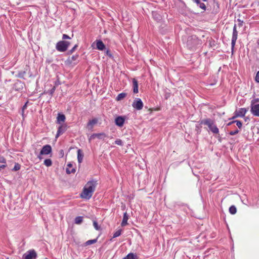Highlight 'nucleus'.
Segmentation results:
<instances>
[{
	"label": "nucleus",
	"instance_id": "obj_1",
	"mask_svg": "<svg viewBox=\"0 0 259 259\" xmlns=\"http://www.w3.org/2000/svg\"><path fill=\"white\" fill-rule=\"evenodd\" d=\"M97 185V181L92 180L89 181L84 187L83 191L80 194V197L84 199H90L93 195V192L95 190Z\"/></svg>",
	"mask_w": 259,
	"mask_h": 259
},
{
	"label": "nucleus",
	"instance_id": "obj_2",
	"mask_svg": "<svg viewBox=\"0 0 259 259\" xmlns=\"http://www.w3.org/2000/svg\"><path fill=\"white\" fill-rule=\"evenodd\" d=\"M201 44L202 40L195 35L189 36L186 42V47L191 51H196Z\"/></svg>",
	"mask_w": 259,
	"mask_h": 259
},
{
	"label": "nucleus",
	"instance_id": "obj_3",
	"mask_svg": "<svg viewBox=\"0 0 259 259\" xmlns=\"http://www.w3.org/2000/svg\"><path fill=\"white\" fill-rule=\"evenodd\" d=\"M200 124L206 125L208 126L210 131L214 134L219 133V130L215 124L214 120L210 118H206L199 121Z\"/></svg>",
	"mask_w": 259,
	"mask_h": 259
},
{
	"label": "nucleus",
	"instance_id": "obj_4",
	"mask_svg": "<svg viewBox=\"0 0 259 259\" xmlns=\"http://www.w3.org/2000/svg\"><path fill=\"white\" fill-rule=\"evenodd\" d=\"M70 42L66 40H60L58 41L56 45V49L60 52H65L68 47L70 46Z\"/></svg>",
	"mask_w": 259,
	"mask_h": 259
},
{
	"label": "nucleus",
	"instance_id": "obj_5",
	"mask_svg": "<svg viewBox=\"0 0 259 259\" xmlns=\"http://www.w3.org/2000/svg\"><path fill=\"white\" fill-rule=\"evenodd\" d=\"M238 37V31L237 30V25L236 24H234L233 29V33H232V37L231 40V50L232 52H233L235 46L236 41Z\"/></svg>",
	"mask_w": 259,
	"mask_h": 259
},
{
	"label": "nucleus",
	"instance_id": "obj_6",
	"mask_svg": "<svg viewBox=\"0 0 259 259\" xmlns=\"http://www.w3.org/2000/svg\"><path fill=\"white\" fill-rule=\"evenodd\" d=\"M52 147L50 145H46L42 147L37 157L41 159L42 158L41 155H48L52 152Z\"/></svg>",
	"mask_w": 259,
	"mask_h": 259
},
{
	"label": "nucleus",
	"instance_id": "obj_7",
	"mask_svg": "<svg viewBox=\"0 0 259 259\" xmlns=\"http://www.w3.org/2000/svg\"><path fill=\"white\" fill-rule=\"evenodd\" d=\"M23 257L24 259H36L37 253L34 249L29 250L23 254Z\"/></svg>",
	"mask_w": 259,
	"mask_h": 259
},
{
	"label": "nucleus",
	"instance_id": "obj_8",
	"mask_svg": "<svg viewBox=\"0 0 259 259\" xmlns=\"http://www.w3.org/2000/svg\"><path fill=\"white\" fill-rule=\"evenodd\" d=\"M132 106L137 110H140L143 107V103L141 99L136 98L133 102Z\"/></svg>",
	"mask_w": 259,
	"mask_h": 259
},
{
	"label": "nucleus",
	"instance_id": "obj_9",
	"mask_svg": "<svg viewBox=\"0 0 259 259\" xmlns=\"http://www.w3.org/2000/svg\"><path fill=\"white\" fill-rule=\"evenodd\" d=\"M67 130V125L66 124H61L58 127V131L56 135V138H58L60 135L64 133Z\"/></svg>",
	"mask_w": 259,
	"mask_h": 259
},
{
	"label": "nucleus",
	"instance_id": "obj_10",
	"mask_svg": "<svg viewBox=\"0 0 259 259\" xmlns=\"http://www.w3.org/2000/svg\"><path fill=\"white\" fill-rule=\"evenodd\" d=\"M251 112L253 115L259 116V104L251 103Z\"/></svg>",
	"mask_w": 259,
	"mask_h": 259
},
{
	"label": "nucleus",
	"instance_id": "obj_11",
	"mask_svg": "<svg viewBox=\"0 0 259 259\" xmlns=\"http://www.w3.org/2000/svg\"><path fill=\"white\" fill-rule=\"evenodd\" d=\"M107 135L104 133H96L92 134L89 138V141H91L92 140L95 139L96 138L100 139V140H104L105 137H106Z\"/></svg>",
	"mask_w": 259,
	"mask_h": 259
},
{
	"label": "nucleus",
	"instance_id": "obj_12",
	"mask_svg": "<svg viewBox=\"0 0 259 259\" xmlns=\"http://www.w3.org/2000/svg\"><path fill=\"white\" fill-rule=\"evenodd\" d=\"M125 118L124 116H119L115 119V124L119 127H122L124 123Z\"/></svg>",
	"mask_w": 259,
	"mask_h": 259
},
{
	"label": "nucleus",
	"instance_id": "obj_13",
	"mask_svg": "<svg viewBox=\"0 0 259 259\" xmlns=\"http://www.w3.org/2000/svg\"><path fill=\"white\" fill-rule=\"evenodd\" d=\"M78 55H75L72 56V57H69L67 58V59L65 61V63L67 65H71L73 63L75 64V62H74L78 60Z\"/></svg>",
	"mask_w": 259,
	"mask_h": 259
},
{
	"label": "nucleus",
	"instance_id": "obj_14",
	"mask_svg": "<svg viewBox=\"0 0 259 259\" xmlns=\"http://www.w3.org/2000/svg\"><path fill=\"white\" fill-rule=\"evenodd\" d=\"M247 109L245 108H240L238 110H236L235 112L236 113V117H243L245 116Z\"/></svg>",
	"mask_w": 259,
	"mask_h": 259
},
{
	"label": "nucleus",
	"instance_id": "obj_15",
	"mask_svg": "<svg viewBox=\"0 0 259 259\" xmlns=\"http://www.w3.org/2000/svg\"><path fill=\"white\" fill-rule=\"evenodd\" d=\"M97 49L100 51H103L105 49V45L101 40H96Z\"/></svg>",
	"mask_w": 259,
	"mask_h": 259
},
{
	"label": "nucleus",
	"instance_id": "obj_16",
	"mask_svg": "<svg viewBox=\"0 0 259 259\" xmlns=\"http://www.w3.org/2000/svg\"><path fill=\"white\" fill-rule=\"evenodd\" d=\"M66 117L64 114L62 113H58L57 117V122L58 124H61V122H64L65 120Z\"/></svg>",
	"mask_w": 259,
	"mask_h": 259
},
{
	"label": "nucleus",
	"instance_id": "obj_17",
	"mask_svg": "<svg viewBox=\"0 0 259 259\" xmlns=\"http://www.w3.org/2000/svg\"><path fill=\"white\" fill-rule=\"evenodd\" d=\"M128 219V215L126 212L123 213V219L121 223V225L122 227L125 226L127 225V220Z\"/></svg>",
	"mask_w": 259,
	"mask_h": 259
},
{
	"label": "nucleus",
	"instance_id": "obj_18",
	"mask_svg": "<svg viewBox=\"0 0 259 259\" xmlns=\"http://www.w3.org/2000/svg\"><path fill=\"white\" fill-rule=\"evenodd\" d=\"M133 92L135 94H137L138 93V81L135 79H133Z\"/></svg>",
	"mask_w": 259,
	"mask_h": 259
},
{
	"label": "nucleus",
	"instance_id": "obj_19",
	"mask_svg": "<svg viewBox=\"0 0 259 259\" xmlns=\"http://www.w3.org/2000/svg\"><path fill=\"white\" fill-rule=\"evenodd\" d=\"M98 122V119L97 118H93L90 120L88 123V127L90 129L92 128L93 125L96 124Z\"/></svg>",
	"mask_w": 259,
	"mask_h": 259
},
{
	"label": "nucleus",
	"instance_id": "obj_20",
	"mask_svg": "<svg viewBox=\"0 0 259 259\" xmlns=\"http://www.w3.org/2000/svg\"><path fill=\"white\" fill-rule=\"evenodd\" d=\"M72 165L71 163H69L67 164V167L66 168V172L68 174H70L71 173H74L75 172V169L74 168H72Z\"/></svg>",
	"mask_w": 259,
	"mask_h": 259
},
{
	"label": "nucleus",
	"instance_id": "obj_21",
	"mask_svg": "<svg viewBox=\"0 0 259 259\" xmlns=\"http://www.w3.org/2000/svg\"><path fill=\"white\" fill-rule=\"evenodd\" d=\"M192 1L193 2L195 3L199 8L203 9V10H206L205 5L203 3H201L200 0H192Z\"/></svg>",
	"mask_w": 259,
	"mask_h": 259
},
{
	"label": "nucleus",
	"instance_id": "obj_22",
	"mask_svg": "<svg viewBox=\"0 0 259 259\" xmlns=\"http://www.w3.org/2000/svg\"><path fill=\"white\" fill-rule=\"evenodd\" d=\"M83 158V154L82 152V151L81 149H78L77 150V160L78 163H81L82 161Z\"/></svg>",
	"mask_w": 259,
	"mask_h": 259
},
{
	"label": "nucleus",
	"instance_id": "obj_23",
	"mask_svg": "<svg viewBox=\"0 0 259 259\" xmlns=\"http://www.w3.org/2000/svg\"><path fill=\"white\" fill-rule=\"evenodd\" d=\"M123 259H138V256L132 252L128 253L126 256H125Z\"/></svg>",
	"mask_w": 259,
	"mask_h": 259
},
{
	"label": "nucleus",
	"instance_id": "obj_24",
	"mask_svg": "<svg viewBox=\"0 0 259 259\" xmlns=\"http://www.w3.org/2000/svg\"><path fill=\"white\" fill-rule=\"evenodd\" d=\"M126 95H127V94L125 93H121L118 95V96H117V97L116 98V100L117 101H120L121 100H122V99L125 98L126 96Z\"/></svg>",
	"mask_w": 259,
	"mask_h": 259
},
{
	"label": "nucleus",
	"instance_id": "obj_25",
	"mask_svg": "<svg viewBox=\"0 0 259 259\" xmlns=\"http://www.w3.org/2000/svg\"><path fill=\"white\" fill-rule=\"evenodd\" d=\"M56 89V87L54 86L51 89L48 90V91H45L44 92V94H49L52 97Z\"/></svg>",
	"mask_w": 259,
	"mask_h": 259
},
{
	"label": "nucleus",
	"instance_id": "obj_26",
	"mask_svg": "<svg viewBox=\"0 0 259 259\" xmlns=\"http://www.w3.org/2000/svg\"><path fill=\"white\" fill-rule=\"evenodd\" d=\"M83 221V217L78 216L75 218L74 223L76 224H80Z\"/></svg>",
	"mask_w": 259,
	"mask_h": 259
},
{
	"label": "nucleus",
	"instance_id": "obj_27",
	"mask_svg": "<svg viewBox=\"0 0 259 259\" xmlns=\"http://www.w3.org/2000/svg\"><path fill=\"white\" fill-rule=\"evenodd\" d=\"M229 212L232 214H234L237 212V209L235 206L232 205L229 208Z\"/></svg>",
	"mask_w": 259,
	"mask_h": 259
},
{
	"label": "nucleus",
	"instance_id": "obj_28",
	"mask_svg": "<svg viewBox=\"0 0 259 259\" xmlns=\"http://www.w3.org/2000/svg\"><path fill=\"white\" fill-rule=\"evenodd\" d=\"M98 237L95 239L92 240H89L85 242V245H89L94 243H95L97 242Z\"/></svg>",
	"mask_w": 259,
	"mask_h": 259
},
{
	"label": "nucleus",
	"instance_id": "obj_29",
	"mask_svg": "<svg viewBox=\"0 0 259 259\" xmlns=\"http://www.w3.org/2000/svg\"><path fill=\"white\" fill-rule=\"evenodd\" d=\"M78 48V45L76 44L74 45V46L70 50H69L67 53V54L68 55H70L71 54H72L73 52H75V51L76 50V49Z\"/></svg>",
	"mask_w": 259,
	"mask_h": 259
},
{
	"label": "nucleus",
	"instance_id": "obj_30",
	"mask_svg": "<svg viewBox=\"0 0 259 259\" xmlns=\"http://www.w3.org/2000/svg\"><path fill=\"white\" fill-rule=\"evenodd\" d=\"M44 164L47 166H50L52 165V161L50 159H46L44 161Z\"/></svg>",
	"mask_w": 259,
	"mask_h": 259
},
{
	"label": "nucleus",
	"instance_id": "obj_31",
	"mask_svg": "<svg viewBox=\"0 0 259 259\" xmlns=\"http://www.w3.org/2000/svg\"><path fill=\"white\" fill-rule=\"evenodd\" d=\"M121 232H122L121 229H119V230H117L113 234L112 238H114L119 236L121 234Z\"/></svg>",
	"mask_w": 259,
	"mask_h": 259
},
{
	"label": "nucleus",
	"instance_id": "obj_32",
	"mask_svg": "<svg viewBox=\"0 0 259 259\" xmlns=\"http://www.w3.org/2000/svg\"><path fill=\"white\" fill-rule=\"evenodd\" d=\"M25 74H26L25 71H21L18 72L17 77H18L19 78H23Z\"/></svg>",
	"mask_w": 259,
	"mask_h": 259
},
{
	"label": "nucleus",
	"instance_id": "obj_33",
	"mask_svg": "<svg viewBox=\"0 0 259 259\" xmlns=\"http://www.w3.org/2000/svg\"><path fill=\"white\" fill-rule=\"evenodd\" d=\"M21 168V165L18 163H15L14 167L12 169L13 171H18Z\"/></svg>",
	"mask_w": 259,
	"mask_h": 259
},
{
	"label": "nucleus",
	"instance_id": "obj_34",
	"mask_svg": "<svg viewBox=\"0 0 259 259\" xmlns=\"http://www.w3.org/2000/svg\"><path fill=\"white\" fill-rule=\"evenodd\" d=\"M93 226L96 230H100L101 227L98 225V223L96 221H93Z\"/></svg>",
	"mask_w": 259,
	"mask_h": 259
},
{
	"label": "nucleus",
	"instance_id": "obj_35",
	"mask_svg": "<svg viewBox=\"0 0 259 259\" xmlns=\"http://www.w3.org/2000/svg\"><path fill=\"white\" fill-rule=\"evenodd\" d=\"M28 101H27L25 104L23 106L22 108V116H23L24 115V110L27 108V104L28 103Z\"/></svg>",
	"mask_w": 259,
	"mask_h": 259
},
{
	"label": "nucleus",
	"instance_id": "obj_36",
	"mask_svg": "<svg viewBox=\"0 0 259 259\" xmlns=\"http://www.w3.org/2000/svg\"><path fill=\"white\" fill-rule=\"evenodd\" d=\"M105 54L106 56H108L110 58H112L113 57L112 54H111L109 49L106 50L105 52Z\"/></svg>",
	"mask_w": 259,
	"mask_h": 259
},
{
	"label": "nucleus",
	"instance_id": "obj_37",
	"mask_svg": "<svg viewBox=\"0 0 259 259\" xmlns=\"http://www.w3.org/2000/svg\"><path fill=\"white\" fill-rule=\"evenodd\" d=\"M115 143L118 145L119 146H122L123 145V142L120 139H117L115 141Z\"/></svg>",
	"mask_w": 259,
	"mask_h": 259
},
{
	"label": "nucleus",
	"instance_id": "obj_38",
	"mask_svg": "<svg viewBox=\"0 0 259 259\" xmlns=\"http://www.w3.org/2000/svg\"><path fill=\"white\" fill-rule=\"evenodd\" d=\"M235 123H236V125L239 128H241L242 123L240 120H234Z\"/></svg>",
	"mask_w": 259,
	"mask_h": 259
},
{
	"label": "nucleus",
	"instance_id": "obj_39",
	"mask_svg": "<svg viewBox=\"0 0 259 259\" xmlns=\"http://www.w3.org/2000/svg\"><path fill=\"white\" fill-rule=\"evenodd\" d=\"M239 131L238 130L236 129L234 131H232L230 132L229 134L231 136H233V135H236L237 134H238L239 133Z\"/></svg>",
	"mask_w": 259,
	"mask_h": 259
},
{
	"label": "nucleus",
	"instance_id": "obj_40",
	"mask_svg": "<svg viewBox=\"0 0 259 259\" xmlns=\"http://www.w3.org/2000/svg\"><path fill=\"white\" fill-rule=\"evenodd\" d=\"M254 80L256 82L259 83V71L256 72Z\"/></svg>",
	"mask_w": 259,
	"mask_h": 259
},
{
	"label": "nucleus",
	"instance_id": "obj_41",
	"mask_svg": "<svg viewBox=\"0 0 259 259\" xmlns=\"http://www.w3.org/2000/svg\"><path fill=\"white\" fill-rule=\"evenodd\" d=\"M0 163H3L4 164L6 163V159L2 156H0Z\"/></svg>",
	"mask_w": 259,
	"mask_h": 259
},
{
	"label": "nucleus",
	"instance_id": "obj_42",
	"mask_svg": "<svg viewBox=\"0 0 259 259\" xmlns=\"http://www.w3.org/2000/svg\"><path fill=\"white\" fill-rule=\"evenodd\" d=\"M62 39H71V37L67 34H63L62 35Z\"/></svg>",
	"mask_w": 259,
	"mask_h": 259
},
{
	"label": "nucleus",
	"instance_id": "obj_43",
	"mask_svg": "<svg viewBox=\"0 0 259 259\" xmlns=\"http://www.w3.org/2000/svg\"><path fill=\"white\" fill-rule=\"evenodd\" d=\"M237 21L239 22L238 24V26L242 27L243 26V21L239 19H237Z\"/></svg>",
	"mask_w": 259,
	"mask_h": 259
},
{
	"label": "nucleus",
	"instance_id": "obj_44",
	"mask_svg": "<svg viewBox=\"0 0 259 259\" xmlns=\"http://www.w3.org/2000/svg\"><path fill=\"white\" fill-rule=\"evenodd\" d=\"M196 131H197V134H199L200 133L201 130L198 125H196Z\"/></svg>",
	"mask_w": 259,
	"mask_h": 259
},
{
	"label": "nucleus",
	"instance_id": "obj_45",
	"mask_svg": "<svg viewBox=\"0 0 259 259\" xmlns=\"http://www.w3.org/2000/svg\"><path fill=\"white\" fill-rule=\"evenodd\" d=\"M60 84V82L59 80H57L55 82V85L56 87L58 86Z\"/></svg>",
	"mask_w": 259,
	"mask_h": 259
},
{
	"label": "nucleus",
	"instance_id": "obj_46",
	"mask_svg": "<svg viewBox=\"0 0 259 259\" xmlns=\"http://www.w3.org/2000/svg\"><path fill=\"white\" fill-rule=\"evenodd\" d=\"M6 166L7 165L6 164L0 165V170L2 169L5 168V167H6Z\"/></svg>",
	"mask_w": 259,
	"mask_h": 259
},
{
	"label": "nucleus",
	"instance_id": "obj_47",
	"mask_svg": "<svg viewBox=\"0 0 259 259\" xmlns=\"http://www.w3.org/2000/svg\"><path fill=\"white\" fill-rule=\"evenodd\" d=\"M235 123V121L234 120V121H231V122H229L228 124H227V126H230L231 125H232L233 123Z\"/></svg>",
	"mask_w": 259,
	"mask_h": 259
},
{
	"label": "nucleus",
	"instance_id": "obj_48",
	"mask_svg": "<svg viewBox=\"0 0 259 259\" xmlns=\"http://www.w3.org/2000/svg\"><path fill=\"white\" fill-rule=\"evenodd\" d=\"M237 117H236V113L234 112V115L231 118H230L229 119H235L236 118H237Z\"/></svg>",
	"mask_w": 259,
	"mask_h": 259
},
{
	"label": "nucleus",
	"instance_id": "obj_49",
	"mask_svg": "<svg viewBox=\"0 0 259 259\" xmlns=\"http://www.w3.org/2000/svg\"><path fill=\"white\" fill-rule=\"evenodd\" d=\"M203 2H206L207 0H202Z\"/></svg>",
	"mask_w": 259,
	"mask_h": 259
},
{
	"label": "nucleus",
	"instance_id": "obj_50",
	"mask_svg": "<svg viewBox=\"0 0 259 259\" xmlns=\"http://www.w3.org/2000/svg\"><path fill=\"white\" fill-rule=\"evenodd\" d=\"M217 7H219V5L218 3L217 4Z\"/></svg>",
	"mask_w": 259,
	"mask_h": 259
}]
</instances>
